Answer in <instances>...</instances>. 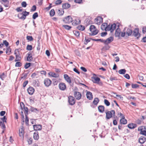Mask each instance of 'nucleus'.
<instances>
[{"mask_svg": "<svg viewBox=\"0 0 146 146\" xmlns=\"http://www.w3.org/2000/svg\"><path fill=\"white\" fill-rule=\"evenodd\" d=\"M90 30L91 32V34H90L91 35H95L98 32V31L96 29V27L94 25H91L90 27Z\"/></svg>", "mask_w": 146, "mask_h": 146, "instance_id": "obj_1", "label": "nucleus"}, {"mask_svg": "<svg viewBox=\"0 0 146 146\" xmlns=\"http://www.w3.org/2000/svg\"><path fill=\"white\" fill-rule=\"evenodd\" d=\"M115 112L114 110H112L111 111H108L106 112V118L107 119H109L113 116H115Z\"/></svg>", "mask_w": 146, "mask_h": 146, "instance_id": "obj_2", "label": "nucleus"}, {"mask_svg": "<svg viewBox=\"0 0 146 146\" xmlns=\"http://www.w3.org/2000/svg\"><path fill=\"white\" fill-rule=\"evenodd\" d=\"M14 54L15 55L16 59L15 61H19L21 60V55L18 49H15L14 52Z\"/></svg>", "mask_w": 146, "mask_h": 146, "instance_id": "obj_3", "label": "nucleus"}, {"mask_svg": "<svg viewBox=\"0 0 146 146\" xmlns=\"http://www.w3.org/2000/svg\"><path fill=\"white\" fill-rule=\"evenodd\" d=\"M140 34L139 33V29L138 28H135L132 33V35L137 37V38L140 37Z\"/></svg>", "mask_w": 146, "mask_h": 146, "instance_id": "obj_4", "label": "nucleus"}, {"mask_svg": "<svg viewBox=\"0 0 146 146\" xmlns=\"http://www.w3.org/2000/svg\"><path fill=\"white\" fill-rule=\"evenodd\" d=\"M64 77L65 80L69 84L70 86L73 87L74 84L72 83L70 77L67 74H64Z\"/></svg>", "mask_w": 146, "mask_h": 146, "instance_id": "obj_5", "label": "nucleus"}, {"mask_svg": "<svg viewBox=\"0 0 146 146\" xmlns=\"http://www.w3.org/2000/svg\"><path fill=\"white\" fill-rule=\"evenodd\" d=\"M63 21L64 23L68 24L72 22L73 20L71 16H68L64 18Z\"/></svg>", "mask_w": 146, "mask_h": 146, "instance_id": "obj_6", "label": "nucleus"}, {"mask_svg": "<svg viewBox=\"0 0 146 146\" xmlns=\"http://www.w3.org/2000/svg\"><path fill=\"white\" fill-rule=\"evenodd\" d=\"M74 96L76 99L78 100H80L82 97L81 93L77 91H74Z\"/></svg>", "mask_w": 146, "mask_h": 146, "instance_id": "obj_7", "label": "nucleus"}, {"mask_svg": "<svg viewBox=\"0 0 146 146\" xmlns=\"http://www.w3.org/2000/svg\"><path fill=\"white\" fill-rule=\"evenodd\" d=\"M68 101L70 105H73L75 103V100L73 96H70L68 97Z\"/></svg>", "mask_w": 146, "mask_h": 146, "instance_id": "obj_8", "label": "nucleus"}, {"mask_svg": "<svg viewBox=\"0 0 146 146\" xmlns=\"http://www.w3.org/2000/svg\"><path fill=\"white\" fill-rule=\"evenodd\" d=\"M103 21V18L101 17H98L95 19V23L97 25H100Z\"/></svg>", "mask_w": 146, "mask_h": 146, "instance_id": "obj_9", "label": "nucleus"}, {"mask_svg": "<svg viewBox=\"0 0 146 146\" xmlns=\"http://www.w3.org/2000/svg\"><path fill=\"white\" fill-rule=\"evenodd\" d=\"M58 87L60 90L64 91L66 88V85L64 83L61 82L59 84Z\"/></svg>", "mask_w": 146, "mask_h": 146, "instance_id": "obj_10", "label": "nucleus"}, {"mask_svg": "<svg viewBox=\"0 0 146 146\" xmlns=\"http://www.w3.org/2000/svg\"><path fill=\"white\" fill-rule=\"evenodd\" d=\"M51 81L49 78H46L44 81V84L45 86L48 87L51 84Z\"/></svg>", "mask_w": 146, "mask_h": 146, "instance_id": "obj_11", "label": "nucleus"}, {"mask_svg": "<svg viewBox=\"0 0 146 146\" xmlns=\"http://www.w3.org/2000/svg\"><path fill=\"white\" fill-rule=\"evenodd\" d=\"M113 38L112 36H111L108 38L106 40H104V44H108L113 40Z\"/></svg>", "mask_w": 146, "mask_h": 146, "instance_id": "obj_12", "label": "nucleus"}, {"mask_svg": "<svg viewBox=\"0 0 146 146\" xmlns=\"http://www.w3.org/2000/svg\"><path fill=\"white\" fill-rule=\"evenodd\" d=\"M33 128L35 130H40L42 129V125H33Z\"/></svg>", "mask_w": 146, "mask_h": 146, "instance_id": "obj_13", "label": "nucleus"}, {"mask_svg": "<svg viewBox=\"0 0 146 146\" xmlns=\"http://www.w3.org/2000/svg\"><path fill=\"white\" fill-rule=\"evenodd\" d=\"M29 94L30 95H32L34 92L35 89L32 87H29L27 90Z\"/></svg>", "mask_w": 146, "mask_h": 146, "instance_id": "obj_14", "label": "nucleus"}, {"mask_svg": "<svg viewBox=\"0 0 146 146\" xmlns=\"http://www.w3.org/2000/svg\"><path fill=\"white\" fill-rule=\"evenodd\" d=\"M86 97L87 99L89 100H91L93 98L91 92L88 91L87 92L86 94Z\"/></svg>", "mask_w": 146, "mask_h": 146, "instance_id": "obj_15", "label": "nucleus"}, {"mask_svg": "<svg viewBox=\"0 0 146 146\" xmlns=\"http://www.w3.org/2000/svg\"><path fill=\"white\" fill-rule=\"evenodd\" d=\"M19 136L22 137H23L24 133L23 127H22L19 129Z\"/></svg>", "mask_w": 146, "mask_h": 146, "instance_id": "obj_16", "label": "nucleus"}, {"mask_svg": "<svg viewBox=\"0 0 146 146\" xmlns=\"http://www.w3.org/2000/svg\"><path fill=\"white\" fill-rule=\"evenodd\" d=\"M28 56L27 57V61L29 62H31L33 60L32 54L31 53H29L28 54Z\"/></svg>", "mask_w": 146, "mask_h": 146, "instance_id": "obj_17", "label": "nucleus"}, {"mask_svg": "<svg viewBox=\"0 0 146 146\" xmlns=\"http://www.w3.org/2000/svg\"><path fill=\"white\" fill-rule=\"evenodd\" d=\"M34 139L36 140H38L39 138L38 133V132L36 131L34 132L33 133Z\"/></svg>", "mask_w": 146, "mask_h": 146, "instance_id": "obj_18", "label": "nucleus"}, {"mask_svg": "<svg viewBox=\"0 0 146 146\" xmlns=\"http://www.w3.org/2000/svg\"><path fill=\"white\" fill-rule=\"evenodd\" d=\"M137 125L133 123H129L128 125V127L130 129H133L136 127Z\"/></svg>", "mask_w": 146, "mask_h": 146, "instance_id": "obj_19", "label": "nucleus"}, {"mask_svg": "<svg viewBox=\"0 0 146 146\" xmlns=\"http://www.w3.org/2000/svg\"><path fill=\"white\" fill-rule=\"evenodd\" d=\"M63 9H67L70 7V5L68 3L63 4L62 5Z\"/></svg>", "mask_w": 146, "mask_h": 146, "instance_id": "obj_20", "label": "nucleus"}, {"mask_svg": "<svg viewBox=\"0 0 146 146\" xmlns=\"http://www.w3.org/2000/svg\"><path fill=\"white\" fill-rule=\"evenodd\" d=\"M127 120L125 119L124 116L122 117L121 119L120 120V122L121 124H125L127 123Z\"/></svg>", "mask_w": 146, "mask_h": 146, "instance_id": "obj_21", "label": "nucleus"}, {"mask_svg": "<svg viewBox=\"0 0 146 146\" xmlns=\"http://www.w3.org/2000/svg\"><path fill=\"white\" fill-rule=\"evenodd\" d=\"M145 138L143 136L139 138V142L141 144L145 142Z\"/></svg>", "mask_w": 146, "mask_h": 146, "instance_id": "obj_22", "label": "nucleus"}, {"mask_svg": "<svg viewBox=\"0 0 146 146\" xmlns=\"http://www.w3.org/2000/svg\"><path fill=\"white\" fill-rule=\"evenodd\" d=\"M120 33V29L119 27L117 28L115 31V35L116 36L119 37Z\"/></svg>", "mask_w": 146, "mask_h": 146, "instance_id": "obj_23", "label": "nucleus"}, {"mask_svg": "<svg viewBox=\"0 0 146 146\" xmlns=\"http://www.w3.org/2000/svg\"><path fill=\"white\" fill-rule=\"evenodd\" d=\"M98 108V111L100 112L103 113L104 111L105 108L103 106H99Z\"/></svg>", "mask_w": 146, "mask_h": 146, "instance_id": "obj_24", "label": "nucleus"}, {"mask_svg": "<svg viewBox=\"0 0 146 146\" xmlns=\"http://www.w3.org/2000/svg\"><path fill=\"white\" fill-rule=\"evenodd\" d=\"M126 34L128 36H129L131 35L132 33V31L130 29H127L126 31Z\"/></svg>", "mask_w": 146, "mask_h": 146, "instance_id": "obj_25", "label": "nucleus"}, {"mask_svg": "<svg viewBox=\"0 0 146 146\" xmlns=\"http://www.w3.org/2000/svg\"><path fill=\"white\" fill-rule=\"evenodd\" d=\"M48 74L54 77L57 78L59 76V75L57 74H56L54 72H50L48 73Z\"/></svg>", "mask_w": 146, "mask_h": 146, "instance_id": "obj_26", "label": "nucleus"}, {"mask_svg": "<svg viewBox=\"0 0 146 146\" xmlns=\"http://www.w3.org/2000/svg\"><path fill=\"white\" fill-rule=\"evenodd\" d=\"M80 21L79 19H77L73 21L72 24L74 25H76L80 23Z\"/></svg>", "mask_w": 146, "mask_h": 146, "instance_id": "obj_27", "label": "nucleus"}, {"mask_svg": "<svg viewBox=\"0 0 146 146\" xmlns=\"http://www.w3.org/2000/svg\"><path fill=\"white\" fill-rule=\"evenodd\" d=\"M108 25V24L107 23H104L102 24L101 25V28L102 30H106V26Z\"/></svg>", "mask_w": 146, "mask_h": 146, "instance_id": "obj_28", "label": "nucleus"}, {"mask_svg": "<svg viewBox=\"0 0 146 146\" xmlns=\"http://www.w3.org/2000/svg\"><path fill=\"white\" fill-rule=\"evenodd\" d=\"M30 110L32 112H35L36 113H38L39 112V110L36 108H35L32 107H31Z\"/></svg>", "mask_w": 146, "mask_h": 146, "instance_id": "obj_29", "label": "nucleus"}, {"mask_svg": "<svg viewBox=\"0 0 146 146\" xmlns=\"http://www.w3.org/2000/svg\"><path fill=\"white\" fill-rule=\"evenodd\" d=\"M111 25V32L112 33L113 31L116 27V25L115 23Z\"/></svg>", "mask_w": 146, "mask_h": 146, "instance_id": "obj_30", "label": "nucleus"}, {"mask_svg": "<svg viewBox=\"0 0 146 146\" xmlns=\"http://www.w3.org/2000/svg\"><path fill=\"white\" fill-rule=\"evenodd\" d=\"M77 28L79 30L83 31H84L85 29V27L83 25H80L78 26L77 27Z\"/></svg>", "mask_w": 146, "mask_h": 146, "instance_id": "obj_31", "label": "nucleus"}, {"mask_svg": "<svg viewBox=\"0 0 146 146\" xmlns=\"http://www.w3.org/2000/svg\"><path fill=\"white\" fill-rule=\"evenodd\" d=\"M58 15L60 16H62L63 15L64 11L63 9H61V10H59L58 12Z\"/></svg>", "mask_w": 146, "mask_h": 146, "instance_id": "obj_32", "label": "nucleus"}, {"mask_svg": "<svg viewBox=\"0 0 146 146\" xmlns=\"http://www.w3.org/2000/svg\"><path fill=\"white\" fill-rule=\"evenodd\" d=\"M99 100L98 98H94L93 103V104L95 105H97L98 103Z\"/></svg>", "mask_w": 146, "mask_h": 146, "instance_id": "obj_33", "label": "nucleus"}, {"mask_svg": "<svg viewBox=\"0 0 146 146\" xmlns=\"http://www.w3.org/2000/svg\"><path fill=\"white\" fill-rule=\"evenodd\" d=\"M126 70L125 69L120 70L118 71L119 73L120 74H124L125 73Z\"/></svg>", "mask_w": 146, "mask_h": 146, "instance_id": "obj_34", "label": "nucleus"}, {"mask_svg": "<svg viewBox=\"0 0 146 146\" xmlns=\"http://www.w3.org/2000/svg\"><path fill=\"white\" fill-rule=\"evenodd\" d=\"M20 109L19 110V111H21L22 110L23 111V109L25 107V105L23 103L21 102L20 103Z\"/></svg>", "mask_w": 146, "mask_h": 146, "instance_id": "obj_35", "label": "nucleus"}, {"mask_svg": "<svg viewBox=\"0 0 146 146\" xmlns=\"http://www.w3.org/2000/svg\"><path fill=\"white\" fill-rule=\"evenodd\" d=\"M90 38H87L86 37H85V40L84 41V43L85 44H87L88 42H90Z\"/></svg>", "mask_w": 146, "mask_h": 146, "instance_id": "obj_36", "label": "nucleus"}, {"mask_svg": "<svg viewBox=\"0 0 146 146\" xmlns=\"http://www.w3.org/2000/svg\"><path fill=\"white\" fill-rule=\"evenodd\" d=\"M62 27H64L65 29L68 30H69L70 29L72 28L71 27L67 25H63Z\"/></svg>", "mask_w": 146, "mask_h": 146, "instance_id": "obj_37", "label": "nucleus"}, {"mask_svg": "<svg viewBox=\"0 0 146 146\" xmlns=\"http://www.w3.org/2000/svg\"><path fill=\"white\" fill-rule=\"evenodd\" d=\"M73 33L75 36L76 37H78L79 36L80 33L78 31H73Z\"/></svg>", "mask_w": 146, "mask_h": 146, "instance_id": "obj_38", "label": "nucleus"}, {"mask_svg": "<svg viewBox=\"0 0 146 146\" xmlns=\"http://www.w3.org/2000/svg\"><path fill=\"white\" fill-rule=\"evenodd\" d=\"M23 109L25 111V115H28V109L27 107H25Z\"/></svg>", "mask_w": 146, "mask_h": 146, "instance_id": "obj_39", "label": "nucleus"}, {"mask_svg": "<svg viewBox=\"0 0 146 146\" xmlns=\"http://www.w3.org/2000/svg\"><path fill=\"white\" fill-rule=\"evenodd\" d=\"M31 65V63H26L24 67L26 69H27L30 67Z\"/></svg>", "mask_w": 146, "mask_h": 146, "instance_id": "obj_40", "label": "nucleus"}, {"mask_svg": "<svg viewBox=\"0 0 146 146\" xmlns=\"http://www.w3.org/2000/svg\"><path fill=\"white\" fill-rule=\"evenodd\" d=\"M55 14V11L54 9H51L50 12V15L51 16H53Z\"/></svg>", "mask_w": 146, "mask_h": 146, "instance_id": "obj_41", "label": "nucleus"}, {"mask_svg": "<svg viewBox=\"0 0 146 146\" xmlns=\"http://www.w3.org/2000/svg\"><path fill=\"white\" fill-rule=\"evenodd\" d=\"M38 16V13L37 12L35 13L33 15V19H35Z\"/></svg>", "mask_w": 146, "mask_h": 146, "instance_id": "obj_42", "label": "nucleus"}, {"mask_svg": "<svg viewBox=\"0 0 146 146\" xmlns=\"http://www.w3.org/2000/svg\"><path fill=\"white\" fill-rule=\"evenodd\" d=\"M22 65V64L20 62H16L15 65L16 67H20Z\"/></svg>", "mask_w": 146, "mask_h": 146, "instance_id": "obj_43", "label": "nucleus"}, {"mask_svg": "<svg viewBox=\"0 0 146 146\" xmlns=\"http://www.w3.org/2000/svg\"><path fill=\"white\" fill-rule=\"evenodd\" d=\"M26 119H25V123L27 125H29V118L28 117L27 115H25Z\"/></svg>", "mask_w": 146, "mask_h": 146, "instance_id": "obj_44", "label": "nucleus"}, {"mask_svg": "<svg viewBox=\"0 0 146 146\" xmlns=\"http://www.w3.org/2000/svg\"><path fill=\"white\" fill-rule=\"evenodd\" d=\"M111 25L110 24H109L108 25H107L106 26V31H110L111 32Z\"/></svg>", "mask_w": 146, "mask_h": 146, "instance_id": "obj_45", "label": "nucleus"}, {"mask_svg": "<svg viewBox=\"0 0 146 146\" xmlns=\"http://www.w3.org/2000/svg\"><path fill=\"white\" fill-rule=\"evenodd\" d=\"M6 76L5 75L4 73H3L2 74L0 75V78L2 80H4V78L6 77Z\"/></svg>", "mask_w": 146, "mask_h": 146, "instance_id": "obj_46", "label": "nucleus"}, {"mask_svg": "<svg viewBox=\"0 0 146 146\" xmlns=\"http://www.w3.org/2000/svg\"><path fill=\"white\" fill-rule=\"evenodd\" d=\"M32 46L31 45L28 44L27 47V49L28 50H31L32 49Z\"/></svg>", "mask_w": 146, "mask_h": 146, "instance_id": "obj_47", "label": "nucleus"}, {"mask_svg": "<svg viewBox=\"0 0 146 146\" xmlns=\"http://www.w3.org/2000/svg\"><path fill=\"white\" fill-rule=\"evenodd\" d=\"M104 102L105 104L107 106H110V103L108 100L106 99L104 100Z\"/></svg>", "mask_w": 146, "mask_h": 146, "instance_id": "obj_48", "label": "nucleus"}, {"mask_svg": "<svg viewBox=\"0 0 146 146\" xmlns=\"http://www.w3.org/2000/svg\"><path fill=\"white\" fill-rule=\"evenodd\" d=\"M27 39L29 41H32L33 40V38L31 36H27Z\"/></svg>", "mask_w": 146, "mask_h": 146, "instance_id": "obj_49", "label": "nucleus"}, {"mask_svg": "<svg viewBox=\"0 0 146 146\" xmlns=\"http://www.w3.org/2000/svg\"><path fill=\"white\" fill-rule=\"evenodd\" d=\"M110 80L113 81V80H117V78L115 77L111 76L110 78Z\"/></svg>", "mask_w": 146, "mask_h": 146, "instance_id": "obj_50", "label": "nucleus"}, {"mask_svg": "<svg viewBox=\"0 0 146 146\" xmlns=\"http://www.w3.org/2000/svg\"><path fill=\"white\" fill-rule=\"evenodd\" d=\"M93 40L95 41H100L101 42H104V40L102 39H93Z\"/></svg>", "mask_w": 146, "mask_h": 146, "instance_id": "obj_51", "label": "nucleus"}, {"mask_svg": "<svg viewBox=\"0 0 146 146\" xmlns=\"http://www.w3.org/2000/svg\"><path fill=\"white\" fill-rule=\"evenodd\" d=\"M22 14H23L24 16H25V17H26V16L29 15V12L25 11L23 12L22 13Z\"/></svg>", "mask_w": 146, "mask_h": 146, "instance_id": "obj_52", "label": "nucleus"}, {"mask_svg": "<svg viewBox=\"0 0 146 146\" xmlns=\"http://www.w3.org/2000/svg\"><path fill=\"white\" fill-rule=\"evenodd\" d=\"M132 88H135L139 87V86L137 84H132Z\"/></svg>", "mask_w": 146, "mask_h": 146, "instance_id": "obj_53", "label": "nucleus"}, {"mask_svg": "<svg viewBox=\"0 0 146 146\" xmlns=\"http://www.w3.org/2000/svg\"><path fill=\"white\" fill-rule=\"evenodd\" d=\"M27 5V4L25 1H23L21 3V6L22 7H25Z\"/></svg>", "mask_w": 146, "mask_h": 146, "instance_id": "obj_54", "label": "nucleus"}, {"mask_svg": "<svg viewBox=\"0 0 146 146\" xmlns=\"http://www.w3.org/2000/svg\"><path fill=\"white\" fill-rule=\"evenodd\" d=\"M29 144L31 145L32 143L33 139L31 138H29L27 140Z\"/></svg>", "mask_w": 146, "mask_h": 146, "instance_id": "obj_55", "label": "nucleus"}, {"mask_svg": "<svg viewBox=\"0 0 146 146\" xmlns=\"http://www.w3.org/2000/svg\"><path fill=\"white\" fill-rule=\"evenodd\" d=\"M62 1L61 0H57L55 2V4L58 5L61 4L62 3Z\"/></svg>", "mask_w": 146, "mask_h": 146, "instance_id": "obj_56", "label": "nucleus"}, {"mask_svg": "<svg viewBox=\"0 0 146 146\" xmlns=\"http://www.w3.org/2000/svg\"><path fill=\"white\" fill-rule=\"evenodd\" d=\"M20 112L21 113V116L22 119L23 120V122H24V116L23 114V111L22 110L20 111Z\"/></svg>", "mask_w": 146, "mask_h": 146, "instance_id": "obj_57", "label": "nucleus"}, {"mask_svg": "<svg viewBox=\"0 0 146 146\" xmlns=\"http://www.w3.org/2000/svg\"><path fill=\"white\" fill-rule=\"evenodd\" d=\"M36 9V7L35 5H33L32 7V9H31V11H35Z\"/></svg>", "mask_w": 146, "mask_h": 146, "instance_id": "obj_58", "label": "nucleus"}, {"mask_svg": "<svg viewBox=\"0 0 146 146\" xmlns=\"http://www.w3.org/2000/svg\"><path fill=\"white\" fill-rule=\"evenodd\" d=\"M94 79L95 80V81L96 82H99V81L100 80V78L98 77H94Z\"/></svg>", "mask_w": 146, "mask_h": 146, "instance_id": "obj_59", "label": "nucleus"}, {"mask_svg": "<svg viewBox=\"0 0 146 146\" xmlns=\"http://www.w3.org/2000/svg\"><path fill=\"white\" fill-rule=\"evenodd\" d=\"M3 44H4L6 46H8L9 44V43L6 40H3Z\"/></svg>", "mask_w": 146, "mask_h": 146, "instance_id": "obj_60", "label": "nucleus"}, {"mask_svg": "<svg viewBox=\"0 0 146 146\" xmlns=\"http://www.w3.org/2000/svg\"><path fill=\"white\" fill-rule=\"evenodd\" d=\"M1 120L3 121V122L4 123V122H6V119H7L6 118L5 116H4L3 117L1 118Z\"/></svg>", "mask_w": 146, "mask_h": 146, "instance_id": "obj_61", "label": "nucleus"}, {"mask_svg": "<svg viewBox=\"0 0 146 146\" xmlns=\"http://www.w3.org/2000/svg\"><path fill=\"white\" fill-rule=\"evenodd\" d=\"M107 34L106 32H102L101 33V36L102 37L105 36Z\"/></svg>", "mask_w": 146, "mask_h": 146, "instance_id": "obj_62", "label": "nucleus"}, {"mask_svg": "<svg viewBox=\"0 0 146 146\" xmlns=\"http://www.w3.org/2000/svg\"><path fill=\"white\" fill-rule=\"evenodd\" d=\"M140 133L143 135L146 136V131L143 130L141 131Z\"/></svg>", "mask_w": 146, "mask_h": 146, "instance_id": "obj_63", "label": "nucleus"}, {"mask_svg": "<svg viewBox=\"0 0 146 146\" xmlns=\"http://www.w3.org/2000/svg\"><path fill=\"white\" fill-rule=\"evenodd\" d=\"M146 32V27H143L142 28V32L143 33L145 34Z\"/></svg>", "mask_w": 146, "mask_h": 146, "instance_id": "obj_64", "label": "nucleus"}]
</instances>
